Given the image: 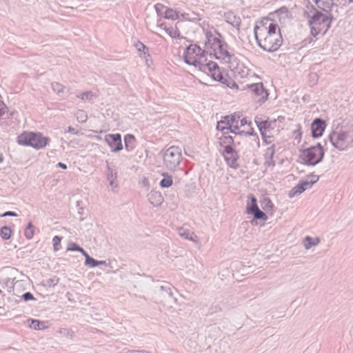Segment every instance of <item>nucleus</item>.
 <instances>
[{
    "label": "nucleus",
    "mask_w": 353,
    "mask_h": 353,
    "mask_svg": "<svg viewBox=\"0 0 353 353\" xmlns=\"http://www.w3.org/2000/svg\"><path fill=\"white\" fill-rule=\"evenodd\" d=\"M158 290L156 291L162 299L161 301L168 302L169 304L176 303L177 299L174 296L173 290L176 291L171 283L162 281L159 286H157Z\"/></svg>",
    "instance_id": "6e6552de"
},
{
    "label": "nucleus",
    "mask_w": 353,
    "mask_h": 353,
    "mask_svg": "<svg viewBox=\"0 0 353 353\" xmlns=\"http://www.w3.org/2000/svg\"><path fill=\"white\" fill-rule=\"evenodd\" d=\"M187 54H190V55H193L195 54L196 55V49H194V45H190L186 48L185 51L184 52Z\"/></svg>",
    "instance_id": "13d9d810"
},
{
    "label": "nucleus",
    "mask_w": 353,
    "mask_h": 353,
    "mask_svg": "<svg viewBox=\"0 0 353 353\" xmlns=\"http://www.w3.org/2000/svg\"><path fill=\"white\" fill-rule=\"evenodd\" d=\"M128 353H151V352L143 350H129Z\"/></svg>",
    "instance_id": "69168bd1"
},
{
    "label": "nucleus",
    "mask_w": 353,
    "mask_h": 353,
    "mask_svg": "<svg viewBox=\"0 0 353 353\" xmlns=\"http://www.w3.org/2000/svg\"><path fill=\"white\" fill-rule=\"evenodd\" d=\"M107 165V174L106 178L109 181L110 186L114 190L117 188L118 184L117 183V172L114 168L110 165L108 161H106Z\"/></svg>",
    "instance_id": "a211bd4d"
},
{
    "label": "nucleus",
    "mask_w": 353,
    "mask_h": 353,
    "mask_svg": "<svg viewBox=\"0 0 353 353\" xmlns=\"http://www.w3.org/2000/svg\"><path fill=\"white\" fill-rule=\"evenodd\" d=\"M179 234L180 236L192 241H194V239L196 238V236L194 234V232H192L189 230L184 229L183 228H179Z\"/></svg>",
    "instance_id": "bb28decb"
},
{
    "label": "nucleus",
    "mask_w": 353,
    "mask_h": 353,
    "mask_svg": "<svg viewBox=\"0 0 353 353\" xmlns=\"http://www.w3.org/2000/svg\"><path fill=\"white\" fill-rule=\"evenodd\" d=\"M325 156L323 146L320 143L316 145L310 146L301 151V158L304 163L309 166H314L321 163Z\"/></svg>",
    "instance_id": "7ed1b4c3"
},
{
    "label": "nucleus",
    "mask_w": 353,
    "mask_h": 353,
    "mask_svg": "<svg viewBox=\"0 0 353 353\" xmlns=\"http://www.w3.org/2000/svg\"><path fill=\"white\" fill-rule=\"evenodd\" d=\"M59 281V279L57 276H54L53 278H50L46 280L44 285L48 288L54 287L58 284Z\"/></svg>",
    "instance_id": "37998d69"
},
{
    "label": "nucleus",
    "mask_w": 353,
    "mask_h": 353,
    "mask_svg": "<svg viewBox=\"0 0 353 353\" xmlns=\"http://www.w3.org/2000/svg\"><path fill=\"white\" fill-rule=\"evenodd\" d=\"M261 26L256 25L254 27V37L256 40L258 37H263L265 34H271L277 37V34H281L279 26L269 19H265L262 21Z\"/></svg>",
    "instance_id": "0eeeda50"
},
{
    "label": "nucleus",
    "mask_w": 353,
    "mask_h": 353,
    "mask_svg": "<svg viewBox=\"0 0 353 353\" xmlns=\"http://www.w3.org/2000/svg\"><path fill=\"white\" fill-rule=\"evenodd\" d=\"M50 139L41 132H24L18 137V143L21 145L30 146L36 150L45 148Z\"/></svg>",
    "instance_id": "f03ea898"
},
{
    "label": "nucleus",
    "mask_w": 353,
    "mask_h": 353,
    "mask_svg": "<svg viewBox=\"0 0 353 353\" xmlns=\"http://www.w3.org/2000/svg\"><path fill=\"white\" fill-rule=\"evenodd\" d=\"M163 165L170 171H175L182 160L181 149L171 146L163 153Z\"/></svg>",
    "instance_id": "20e7f679"
},
{
    "label": "nucleus",
    "mask_w": 353,
    "mask_h": 353,
    "mask_svg": "<svg viewBox=\"0 0 353 353\" xmlns=\"http://www.w3.org/2000/svg\"><path fill=\"white\" fill-rule=\"evenodd\" d=\"M230 130H228V134L233 133L236 136H238L239 137L254 135L258 138L257 134L254 132L253 128H250V130H240V129H239L240 126H239V123L231 125H230Z\"/></svg>",
    "instance_id": "6ab92c4d"
},
{
    "label": "nucleus",
    "mask_w": 353,
    "mask_h": 353,
    "mask_svg": "<svg viewBox=\"0 0 353 353\" xmlns=\"http://www.w3.org/2000/svg\"><path fill=\"white\" fill-rule=\"evenodd\" d=\"M68 251H77L79 252L82 254L83 256L85 254V251L82 248L81 246H79L77 243L74 242H70L68 245L67 248Z\"/></svg>",
    "instance_id": "c9c22d12"
},
{
    "label": "nucleus",
    "mask_w": 353,
    "mask_h": 353,
    "mask_svg": "<svg viewBox=\"0 0 353 353\" xmlns=\"http://www.w3.org/2000/svg\"><path fill=\"white\" fill-rule=\"evenodd\" d=\"M217 48L219 49V54L223 56V60L225 62L228 63L235 57L234 54H232L228 51V45L226 42H223L219 45Z\"/></svg>",
    "instance_id": "5701e85b"
},
{
    "label": "nucleus",
    "mask_w": 353,
    "mask_h": 353,
    "mask_svg": "<svg viewBox=\"0 0 353 353\" xmlns=\"http://www.w3.org/2000/svg\"><path fill=\"white\" fill-rule=\"evenodd\" d=\"M205 62L202 61L201 60H198L196 59V61H195V63L194 65V66L196 68H198L199 70L201 71H203V72H206V66H205Z\"/></svg>",
    "instance_id": "8fccbe9b"
},
{
    "label": "nucleus",
    "mask_w": 353,
    "mask_h": 353,
    "mask_svg": "<svg viewBox=\"0 0 353 353\" xmlns=\"http://www.w3.org/2000/svg\"><path fill=\"white\" fill-rule=\"evenodd\" d=\"M166 8H167V6H164L162 3H157L154 6V9L156 10L157 15L159 17H163L164 12Z\"/></svg>",
    "instance_id": "49530a36"
},
{
    "label": "nucleus",
    "mask_w": 353,
    "mask_h": 353,
    "mask_svg": "<svg viewBox=\"0 0 353 353\" xmlns=\"http://www.w3.org/2000/svg\"><path fill=\"white\" fill-rule=\"evenodd\" d=\"M316 4L319 9L327 12H330L334 5V0H321V1Z\"/></svg>",
    "instance_id": "393cba45"
},
{
    "label": "nucleus",
    "mask_w": 353,
    "mask_h": 353,
    "mask_svg": "<svg viewBox=\"0 0 353 353\" xmlns=\"http://www.w3.org/2000/svg\"><path fill=\"white\" fill-rule=\"evenodd\" d=\"M34 234V226L32 222H29L24 231L25 237L30 240L32 239Z\"/></svg>",
    "instance_id": "473e14b6"
},
{
    "label": "nucleus",
    "mask_w": 353,
    "mask_h": 353,
    "mask_svg": "<svg viewBox=\"0 0 353 353\" xmlns=\"http://www.w3.org/2000/svg\"><path fill=\"white\" fill-rule=\"evenodd\" d=\"M62 237L59 236H54L52 239V243L54 247V251H58L61 248V241Z\"/></svg>",
    "instance_id": "de8ad7c7"
},
{
    "label": "nucleus",
    "mask_w": 353,
    "mask_h": 353,
    "mask_svg": "<svg viewBox=\"0 0 353 353\" xmlns=\"http://www.w3.org/2000/svg\"><path fill=\"white\" fill-rule=\"evenodd\" d=\"M183 59L185 63L190 65H194L196 60V58L194 56L185 52L183 54Z\"/></svg>",
    "instance_id": "c03bdc74"
},
{
    "label": "nucleus",
    "mask_w": 353,
    "mask_h": 353,
    "mask_svg": "<svg viewBox=\"0 0 353 353\" xmlns=\"http://www.w3.org/2000/svg\"><path fill=\"white\" fill-rule=\"evenodd\" d=\"M296 127L297 128L293 131V135L294 137V139L297 140L298 142H300L302 138L301 125L298 124Z\"/></svg>",
    "instance_id": "09e8293b"
},
{
    "label": "nucleus",
    "mask_w": 353,
    "mask_h": 353,
    "mask_svg": "<svg viewBox=\"0 0 353 353\" xmlns=\"http://www.w3.org/2000/svg\"><path fill=\"white\" fill-rule=\"evenodd\" d=\"M261 206L265 211H270L273 209L274 204L269 198H264L261 201Z\"/></svg>",
    "instance_id": "f704fd0d"
},
{
    "label": "nucleus",
    "mask_w": 353,
    "mask_h": 353,
    "mask_svg": "<svg viewBox=\"0 0 353 353\" xmlns=\"http://www.w3.org/2000/svg\"><path fill=\"white\" fill-rule=\"evenodd\" d=\"M255 123L260 131L261 134H266L265 132L270 130H272V123L268 120H263L261 117H255Z\"/></svg>",
    "instance_id": "4be33fe9"
},
{
    "label": "nucleus",
    "mask_w": 353,
    "mask_h": 353,
    "mask_svg": "<svg viewBox=\"0 0 353 353\" xmlns=\"http://www.w3.org/2000/svg\"><path fill=\"white\" fill-rule=\"evenodd\" d=\"M164 30L172 38L185 39L183 37H181L180 32L178 29H174L172 28H167L165 26Z\"/></svg>",
    "instance_id": "72a5a7b5"
},
{
    "label": "nucleus",
    "mask_w": 353,
    "mask_h": 353,
    "mask_svg": "<svg viewBox=\"0 0 353 353\" xmlns=\"http://www.w3.org/2000/svg\"><path fill=\"white\" fill-rule=\"evenodd\" d=\"M163 200L161 193L159 191L152 190L148 194V201L153 206H160Z\"/></svg>",
    "instance_id": "412c9836"
},
{
    "label": "nucleus",
    "mask_w": 353,
    "mask_h": 353,
    "mask_svg": "<svg viewBox=\"0 0 353 353\" xmlns=\"http://www.w3.org/2000/svg\"><path fill=\"white\" fill-rule=\"evenodd\" d=\"M315 180L309 181H301L295 185L288 193L290 198H292L296 195H299L307 189H310L312 185L316 183L319 179V176H314Z\"/></svg>",
    "instance_id": "f8f14e48"
},
{
    "label": "nucleus",
    "mask_w": 353,
    "mask_h": 353,
    "mask_svg": "<svg viewBox=\"0 0 353 353\" xmlns=\"http://www.w3.org/2000/svg\"><path fill=\"white\" fill-rule=\"evenodd\" d=\"M250 203L247 205L246 212L253 216V219L250 221L251 224L252 225H264L268 220V216L259 209L257 199L253 194L250 195Z\"/></svg>",
    "instance_id": "39448f33"
},
{
    "label": "nucleus",
    "mask_w": 353,
    "mask_h": 353,
    "mask_svg": "<svg viewBox=\"0 0 353 353\" xmlns=\"http://www.w3.org/2000/svg\"><path fill=\"white\" fill-rule=\"evenodd\" d=\"M12 231L8 226H3L0 229V236L3 240H8L11 237Z\"/></svg>",
    "instance_id": "7c9ffc66"
},
{
    "label": "nucleus",
    "mask_w": 353,
    "mask_h": 353,
    "mask_svg": "<svg viewBox=\"0 0 353 353\" xmlns=\"http://www.w3.org/2000/svg\"><path fill=\"white\" fill-rule=\"evenodd\" d=\"M76 117L79 122L84 123L87 121L88 116L86 112L82 110H79L77 112Z\"/></svg>",
    "instance_id": "a18cd8bd"
},
{
    "label": "nucleus",
    "mask_w": 353,
    "mask_h": 353,
    "mask_svg": "<svg viewBox=\"0 0 353 353\" xmlns=\"http://www.w3.org/2000/svg\"><path fill=\"white\" fill-rule=\"evenodd\" d=\"M22 299L25 301H34L36 300V299L34 298V296H33V294L30 292H25L23 295H22Z\"/></svg>",
    "instance_id": "864d4df0"
},
{
    "label": "nucleus",
    "mask_w": 353,
    "mask_h": 353,
    "mask_svg": "<svg viewBox=\"0 0 353 353\" xmlns=\"http://www.w3.org/2000/svg\"><path fill=\"white\" fill-rule=\"evenodd\" d=\"M206 71L210 72V75L219 68V65L212 61H210L205 63Z\"/></svg>",
    "instance_id": "ea45409f"
},
{
    "label": "nucleus",
    "mask_w": 353,
    "mask_h": 353,
    "mask_svg": "<svg viewBox=\"0 0 353 353\" xmlns=\"http://www.w3.org/2000/svg\"><path fill=\"white\" fill-rule=\"evenodd\" d=\"M228 63L231 71L236 77L245 78L248 75L250 70L241 63L237 57H234Z\"/></svg>",
    "instance_id": "9d476101"
},
{
    "label": "nucleus",
    "mask_w": 353,
    "mask_h": 353,
    "mask_svg": "<svg viewBox=\"0 0 353 353\" xmlns=\"http://www.w3.org/2000/svg\"><path fill=\"white\" fill-rule=\"evenodd\" d=\"M211 77L214 80L225 85L228 88L238 87L232 79L224 76L220 68H217L216 70L211 74Z\"/></svg>",
    "instance_id": "dca6fc26"
},
{
    "label": "nucleus",
    "mask_w": 353,
    "mask_h": 353,
    "mask_svg": "<svg viewBox=\"0 0 353 353\" xmlns=\"http://www.w3.org/2000/svg\"><path fill=\"white\" fill-rule=\"evenodd\" d=\"M326 128L325 121L321 118H316L311 124L312 137L314 139L321 137Z\"/></svg>",
    "instance_id": "2eb2a0df"
},
{
    "label": "nucleus",
    "mask_w": 353,
    "mask_h": 353,
    "mask_svg": "<svg viewBox=\"0 0 353 353\" xmlns=\"http://www.w3.org/2000/svg\"><path fill=\"white\" fill-rule=\"evenodd\" d=\"M125 149L128 152H132L136 147V139L134 135L128 134L124 137Z\"/></svg>",
    "instance_id": "b1692460"
},
{
    "label": "nucleus",
    "mask_w": 353,
    "mask_h": 353,
    "mask_svg": "<svg viewBox=\"0 0 353 353\" xmlns=\"http://www.w3.org/2000/svg\"><path fill=\"white\" fill-rule=\"evenodd\" d=\"M105 141L111 148V151L113 152H117L123 149L121 135L119 133L105 135Z\"/></svg>",
    "instance_id": "4468645a"
},
{
    "label": "nucleus",
    "mask_w": 353,
    "mask_h": 353,
    "mask_svg": "<svg viewBox=\"0 0 353 353\" xmlns=\"http://www.w3.org/2000/svg\"><path fill=\"white\" fill-rule=\"evenodd\" d=\"M234 148L235 147H228L226 149H223L221 154L227 164L230 168L237 169L239 167L237 163L239 156Z\"/></svg>",
    "instance_id": "9b49d317"
},
{
    "label": "nucleus",
    "mask_w": 353,
    "mask_h": 353,
    "mask_svg": "<svg viewBox=\"0 0 353 353\" xmlns=\"http://www.w3.org/2000/svg\"><path fill=\"white\" fill-rule=\"evenodd\" d=\"M275 154V145L272 144L270 147L268 148L265 150V157L270 161L273 162V158Z\"/></svg>",
    "instance_id": "58836bf2"
},
{
    "label": "nucleus",
    "mask_w": 353,
    "mask_h": 353,
    "mask_svg": "<svg viewBox=\"0 0 353 353\" xmlns=\"http://www.w3.org/2000/svg\"><path fill=\"white\" fill-rule=\"evenodd\" d=\"M263 141L265 142L266 143L269 144L272 142L273 137L271 135H267L266 134H261Z\"/></svg>",
    "instance_id": "bf43d9fd"
},
{
    "label": "nucleus",
    "mask_w": 353,
    "mask_h": 353,
    "mask_svg": "<svg viewBox=\"0 0 353 353\" xmlns=\"http://www.w3.org/2000/svg\"><path fill=\"white\" fill-rule=\"evenodd\" d=\"M310 6L313 12L312 14H310L307 11H305L304 16L308 19L312 35L316 37L321 33L325 34L331 26L333 17L331 14H330V16L323 14L312 5Z\"/></svg>",
    "instance_id": "f257e3e1"
},
{
    "label": "nucleus",
    "mask_w": 353,
    "mask_h": 353,
    "mask_svg": "<svg viewBox=\"0 0 353 353\" xmlns=\"http://www.w3.org/2000/svg\"><path fill=\"white\" fill-rule=\"evenodd\" d=\"M345 135L347 136V140H349L348 143H350V148L353 146V128L350 130H344Z\"/></svg>",
    "instance_id": "3c124183"
},
{
    "label": "nucleus",
    "mask_w": 353,
    "mask_h": 353,
    "mask_svg": "<svg viewBox=\"0 0 353 353\" xmlns=\"http://www.w3.org/2000/svg\"><path fill=\"white\" fill-rule=\"evenodd\" d=\"M219 140V144L221 147L226 149L228 147H236L237 144H240V141L235 139L233 137L225 134H221L220 136L216 134Z\"/></svg>",
    "instance_id": "f3484780"
},
{
    "label": "nucleus",
    "mask_w": 353,
    "mask_h": 353,
    "mask_svg": "<svg viewBox=\"0 0 353 353\" xmlns=\"http://www.w3.org/2000/svg\"><path fill=\"white\" fill-rule=\"evenodd\" d=\"M85 257V265L90 268H95L98 266V261L91 257L87 252L83 255Z\"/></svg>",
    "instance_id": "2f4dec72"
},
{
    "label": "nucleus",
    "mask_w": 353,
    "mask_h": 353,
    "mask_svg": "<svg viewBox=\"0 0 353 353\" xmlns=\"http://www.w3.org/2000/svg\"><path fill=\"white\" fill-rule=\"evenodd\" d=\"M194 49H196V56L200 57H204L205 54V51L204 50H202L199 46L194 44Z\"/></svg>",
    "instance_id": "6e6d98bb"
},
{
    "label": "nucleus",
    "mask_w": 353,
    "mask_h": 353,
    "mask_svg": "<svg viewBox=\"0 0 353 353\" xmlns=\"http://www.w3.org/2000/svg\"><path fill=\"white\" fill-rule=\"evenodd\" d=\"M31 322L30 324V327L35 330H43L48 327L46 325V323L44 321H41L37 319H30L28 321Z\"/></svg>",
    "instance_id": "cd10ccee"
},
{
    "label": "nucleus",
    "mask_w": 353,
    "mask_h": 353,
    "mask_svg": "<svg viewBox=\"0 0 353 353\" xmlns=\"http://www.w3.org/2000/svg\"><path fill=\"white\" fill-rule=\"evenodd\" d=\"M57 166L59 167V168H61L63 170H66L67 169V165L62 163V162H59L57 164Z\"/></svg>",
    "instance_id": "338daca9"
},
{
    "label": "nucleus",
    "mask_w": 353,
    "mask_h": 353,
    "mask_svg": "<svg viewBox=\"0 0 353 353\" xmlns=\"http://www.w3.org/2000/svg\"><path fill=\"white\" fill-rule=\"evenodd\" d=\"M328 139L332 145L339 150H345L350 148V143H348L349 140H347L344 130L333 131L330 134Z\"/></svg>",
    "instance_id": "1a4fd4ad"
},
{
    "label": "nucleus",
    "mask_w": 353,
    "mask_h": 353,
    "mask_svg": "<svg viewBox=\"0 0 353 353\" xmlns=\"http://www.w3.org/2000/svg\"><path fill=\"white\" fill-rule=\"evenodd\" d=\"M163 178L161 180L159 185L162 188H168L172 186L173 184V180L171 175L168 172H163L161 174Z\"/></svg>",
    "instance_id": "a878e982"
},
{
    "label": "nucleus",
    "mask_w": 353,
    "mask_h": 353,
    "mask_svg": "<svg viewBox=\"0 0 353 353\" xmlns=\"http://www.w3.org/2000/svg\"><path fill=\"white\" fill-rule=\"evenodd\" d=\"M216 34H218L219 37H214L213 38V39L212 40V45H216L218 46L219 45H220L221 43L224 42V41L223 39H221L222 36L219 32H216Z\"/></svg>",
    "instance_id": "5fc2aeb1"
},
{
    "label": "nucleus",
    "mask_w": 353,
    "mask_h": 353,
    "mask_svg": "<svg viewBox=\"0 0 353 353\" xmlns=\"http://www.w3.org/2000/svg\"><path fill=\"white\" fill-rule=\"evenodd\" d=\"M94 94L92 91H86L81 93L80 95H77V97L80 98L83 101H92Z\"/></svg>",
    "instance_id": "79ce46f5"
},
{
    "label": "nucleus",
    "mask_w": 353,
    "mask_h": 353,
    "mask_svg": "<svg viewBox=\"0 0 353 353\" xmlns=\"http://www.w3.org/2000/svg\"><path fill=\"white\" fill-rule=\"evenodd\" d=\"M163 17L167 19L176 20L179 18V14L175 10L167 7L164 12Z\"/></svg>",
    "instance_id": "c756f323"
},
{
    "label": "nucleus",
    "mask_w": 353,
    "mask_h": 353,
    "mask_svg": "<svg viewBox=\"0 0 353 353\" xmlns=\"http://www.w3.org/2000/svg\"><path fill=\"white\" fill-rule=\"evenodd\" d=\"M320 242V239L319 237H316L314 239L311 236H307L304 239V246L306 250L310 249L312 246H315L318 245Z\"/></svg>",
    "instance_id": "c85d7f7f"
},
{
    "label": "nucleus",
    "mask_w": 353,
    "mask_h": 353,
    "mask_svg": "<svg viewBox=\"0 0 353 353\" xmlns=\"http://www.w3.org/2000/svg\"><path fill=\"white\" fill-rule=\"evenodd\" d=\"M239 123H240V124H239L240 127L245 126V125H248V126L249 128V129L248 130L250 131V128H252L251 127L252 123L250 121L248 122L245 118L240 119Z\"/></svg>",
    "instance_id": "4d7b16f0"
},
{
    "label": "nucleus",
    "mask_w": 353,
    "mask_h": 353,
    "mask_svg": "<svg viewBox=\"0 0 353 353\" xmlns=\"http://www.w3.org/2000/svg\"><path fill=\"white\" fill-rule=\"evenodd\" d=\"M248 88L256 97H259L258 101L259 103H263L268 99V93L262 83L248 85Z\"/></svg>",
    "instance_id": "ddd939ff"
},
{
    "label": "nucleus",
    "mask_w": 353,
    "mask_h": 353,
    "mask_svg": "<svg viewBox=\"0 0 353 353\" xmlns=\"http://www.w3.org/2000/svg\"><path fill=\"white\" fill-rule=\"evenodd\" d=\"M224 19L228 23L236 28L237 30H239L241 23L240 17L236 16L232 12H228L225 13Z\"/></svg>",
    "instance_id": "aec40b11"
},
{
    "label": "nucleus",
    "mask_w": 353,
    "mask_h": 353,
    "mask_svg": "<svg viewBox=\"0 0 353 353\" xmlns=\"http://www.w3.org/2000/svg\"><path fill=\"white\" fill-rule=\"evenodd\" d=\"M68 132L72 133L74 134H77L79 133V131L75 128H72V126H69L68 128Z\"/></svg>",
    "instance_id": "0e129e2a"
},
{
    "label": "nucleus",
    "mask_w": 353,
    "mask_h": 353,
    "mask_svg": "<svg viewBox=\"0 0 353 353\" xmlns=\"http://www.w3.org/2000/svg\"><path fill=\"white\" fill-rule=\"evenodd\" d=\"M256 41L259 46L264 51L273 52L280 48L283 42V38L281 34H277V37L265 34L263 37H258Z\"/></svg>",
    "instance_id": "423d86ee"
},
{
    "label": "nucleus",
    "mask_w": 353,
    "mask_h": 353,
    "mask_svg": "<svg viewBox=\"0 0 353 353\" xmlns=\"http://www.w3.org/2000/svg\"><path fill=\"white\" fill-rule=\"evenodd\" d=\"M216 128L218 131L221 132V134H228V130H230V126H226V125H225L223 123V122H222L221 121H219L217 122Z\"/></svg>",
    "instance_id": "a19ab883"
},
{
    "label": "nucleus",
    "mask_w": 353,
    "mask_h": 353,
    "mask_svg": "<svg viewBox=\"0 0 353 353\" xmlns=\"http://www.w3.org/2000/svg\"><path fill=\"white\" fill-rule=\"evenodd\" d=\"M134 46L138 51L143 52V55L147 54L148 57H150L149 48L145 44L138 41Z\"/></svg>",
    "instance_id": "4c0bfd02"
},
{
    "label": "nucleus",
    "mask_w": 353,
    "mask_h": 353,
    "mask_svg": "<svg viewBox=\"0 0 353 353\" xmlns=\"http://www.w3.org/2000/svg\"><path fill=\"white\" fill-rule=\"evenodd\" d=\"M205 36H206V38H207V41L205 42V46H207V44H210L211 42H212V40L213 39V38L214 37L212 34V33L211 32H207L206 34H205Z\"/></svg>",
    "instance_id": "680f3d73"
},
{
    "label": "nucleus",
    "mask_w": 353,
    "mask_h": 353,
    "mask_svg": "<svg viewBox=\"0 0 353 353\" xmlns=\"http://www.w3.org/2000/svg\"><path fill=\"white\" fill-rule=\"evenodd\" d=\"M51 87L53 91L55 92L59 96H61V94L64 92V90L65 89V87L63 85L58 82H52L51 83Z\"/></svg>",
    "instance_id": "e433bc0d"
},
{
    "label": "nucleus",
    "mask_w": 353,
    "mask_h": 353,
    "mask_svg": "<svg viewBox=\"0 0 353 353\" xmlns=\"http://www.w3.org/2000/svg\"><path fill=\"white\" fill-rule=\"evenodd\" d=\"M229 117H230V125L239 123V119H240V116L239 115H237L236 114H230Z\"/></svg>",
    "instance_id": "603ef678"
},
{
    "label": "nucleus",
    "mask_w": 353,
    "mask_h": 353,
    "mask_svg": "<svg viewBox=\"0 0 353 353\" xmlns=\"http://www.w3.org/2000/svg\"><path fill=\"white\" fill-rule=\"evenodd\" d=\"M222 122H223V123L225 125H226V126H230V117H229V115H227L224 117H223V119L221 120Z\"/></svg>",
    "instance_id": "e2e57ef3"
},
{
    "label": "nucleus",
    "mask_w": 353,
    "mask_h": 353,
    "mask_svg": "<svg viewBox=\"0 0 353 353\" xmlns=\"http://www.w3.org/2000/svg\"><path fill=\"white\" fill-rule=\"evenodd\" d=\"M17 216H18V214L13 211H7V212H5L4 213L0 214V217H6V216L16 217Z\"/></svg>",
    "instance_id": "052dcab7"
},
{
    "label": "nucleus",
    "mask_w": 353,
    "mask_h": 353,
    "mask_svg": "<svg viewBox=\"0 0 353 353\" xmlns=\"http://www.w3.org/2000/svg\"><path fill=\"white\" fill-rule=\"evenodd\" d=\"M100 265L107 266L108 263H107L106 261H98V265Z\"/></svg>",
    "instance_id": "774afa93"
}]
</instances>
